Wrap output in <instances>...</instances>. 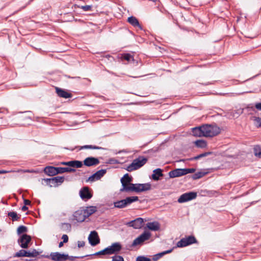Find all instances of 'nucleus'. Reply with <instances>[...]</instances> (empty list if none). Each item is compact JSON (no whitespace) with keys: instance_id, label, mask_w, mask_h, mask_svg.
<instances>
[{"instance_id":"nucleus-1","label":"nucleus","mask_w":261,"mask_h":261,"mask_svg":"<svg viewBox=\"0 0 261 261\" xmlns=\"http://www.w3.org/2000/svg\"><path fill=\"white\" fill-rule=\"evenodd\" d=\"M202 128L203 132V137H213L220 133V128L215 123L210 124H203Z\"/></svg>"},{"instance_id":"nucleus-2","label":"nucleus","mask_w":261,"mask_h":261,"mask_svg":"<svg viewBox=\"0 0 261 261\" xmlns=\"http://www.w3.org/2000/svg\"><path fill=\"white\" fill-rule=\"evenodd\" d=\"M147 161V158L143 156H139L133 161L132 163L127 167L126 170L129 172L137 170L144 165Z\"/></svg>"},{"instance_id":"nucleus-3","label":"nucleus","mask_w":261,"mask_h":261,"mask_svg":"<svg viewBox=\"0 0 261 261\" xmlns=\"http://www.w3.org/2000/svg\"><path fill=\"white\" fill-rule=\"evenodd\" d=\"M40 254V253L37 251L35 249L27 251L23 249L19 250L16 252L14 255V257H36Z\"/></svg>"},{"instance_id":"nucleus-4","label":"nucleus","mask_w":261,"mask_h":261,"mask_svg":"<svg viewBox=\"0 0 261 261\" xmlns=\"http://www.w3.org/2000/svg\"><path fill=\"white\" fill-rule=\"evenodd\" d=\"M151 237V233L149 231H144L141 235L135 239L133 242L131 247H135L137 245H142L143 242L148 240Z\"/></svg>"},{"instance_id":"nucleus-5","label":"nucleus","mask_w":261,"mask_h":261,"mask_svg":"<svg viewBox=\"0 0 261 261\" xmlns=\"http://www.w3.org/2000/svg\"><path fill=\"white\" fill-rule=\"evenodd\" d=\"M197 243V241L194 236H189L181 239L177 243L176 246L177 247L182 248Z\"/></svg>"},{"instance_id":"nucleus-6","label":"nucleus","mask_w":261,"mask_h":261,"mask_svg":"<svg viewBox=\"0 0 261 261\" xmlns=\"http://www.w3.org/2000/svg\"><path fill=\"white\" fill-rule=\"evenodd\" d=\"M43 180H44L46 185L51 187H58L61 185L64 180V177L63 176H56L50 178H43Z\"/></svg>"},{"instance_id":"nucleus-7","label":"nucleus","mask_w":261,"mask_h":261,"mask_svg":"<svg viewBox=\"0 0 261 261\" xmlns=\"http://www.w3.org/2000/svg\"><path fill=\"white\" fill-rule=\"evenodd\" d=\"M45 257L47 258H50L54 261H65L69 258V256L68 254L58 252H51L49 255H46Z\"/></svg>"},{"instance_id":"nucleus-8","label":"nucleus","mask_w":261,"mask_h":261,"mask_svg":"<svg viewBox=\"0 0 261 261\" xmlns=\"http://www.w3.org/2000/svg\"><path fill=\"white\" fill-rule=\"evenodd\" d=\"M197 193L195 192H189L182 194L178 199L179 203H184L195 199L197 197Z\"/></svg>"},{"instance_id":"nucleus-9","label":"nucleus","mask_w":261,"mask_h":261,"mask_svg":"<svg viewBox=\"0 0 261 261\" xmlns=\"http://www.w3.org/2000/svg\"><path fill=\"white\" fill-rule=\"evenodd\" d=\"M31 236L27 234H23L18 240V243L21 248H28L29 247L28 244L31 242Z\"/></svg>"},{"instance_id":"nucleus-10","label":"nucleus","mask_w":261,"mask_h":261,"mask_svg":"<svg viewBox=\"0 0 261 261\" xmlns=\"http://www.w3.org/2000/svg\"><path fill=\"white\" fill-rule=\"evenodd\" d=\"M88 241L92 246H95L100 243V239L98 233L94 230L90 232L88 237Z\"/></svg>"},{"instance_id":"nucleus-11","label":"nucleus","mask_w":261,"mask_h":261,"mask_svg":"<svg viewBox=\"0 0 261 261\" xmlns=\"http://www.w3.org/2000/svg\"><path fill=\"white\" fill-rule=\"evenodd\" d=\"M80 197L84 200L86 201L91 199L92 197V194L90 191V189L88 187H84L82 188L79 192Z\"/></svg>"},{"instance_id":"nucleus-12","label":"nucleus","mask_w":261,"mask_h":261,"mask_svg":"<svg viewBox=\"0 0 261 261\" xmlns=\"http://www.w3.org/2000/svg\"><path fill=\"white\" fill-rule=\"evenodd\" d=\"M109 255L118 253L122 249V246L119 242L113 243L107 247Z\"/></svg>"},{"instance_id":"nucleus-13","label":"nucleus","mask_w":261,"mask_h":261,"mask_svg":"<svg viewBox=\"0 0 261 261\" xmlns=\"http://www.w3.org/2000/svg\"><path fill=\"white\" fill-rule=\"evenodd\" d=\"M107 172V169H101L90 176L86 181L93 182L96 180L100 179Z\"/></svg>"},{"instance_id":"nucleus-14","label":"nucleus","mask_w":261,"mask_h":261,"mask_svg":"<svg viewBox=\"0 0 261 261\" xmlns=\"http://www.w3.org/2000/svg\"><path fill=\"white\" fill-rule=\"evenodd\" d=\"M60 165L68 166L70 168H81L83 166V162L80 161L73 160L69 162H62Z\"/></svg>"},{"instance_id":"nucleus-15","label":"nucleus","mask_w":261,"mask_h":261,"mask_svg":"<svg viewBox=\"0 0 261 261\" xmlns=\"http://www.w3.org/2000/svg\"><path fill=\"white\" fill-rule=\"evenodd\" d=\"M144 220L142 218H138L128 223V225L135 229H139L143 226Z\"/></svg>"},{"instance_id":"nucleus-16","label":"nucleus","mask_w":261,"mask_h":261,"mask_svg":"<svg viewBox=\"0 0 261 261\" xmlns=\"http://www.w3.org/2000/svg\"><path fill=\"white\" fill-rule=\"evenodd\" d=\"M99 163V160L97 158L94 157H88L86 158L83 161L84 165L88 167L96 165Z\"/></svg>"},{"instance_id":"nucleus-17","label":"nucleus","mask_w":261,"mask_h":261,"mask_svg":"<svg viewBox=\"0 0 261 261\" xmlns=\"http://www.w3.org/2000/svg\"><path fill=\"white\" fill-rule=\"evenodd\" d=\"M73 217L74 219L79 222H82L87 218L83 210H78L76 211Z\"/></svg>"},{"instance_id":"nucleus-18","label":"nucleus","mask_w":261,"mask_h":261,"mask_svg":"<svg viewBox=\"0 0 261 261\" xmlns=\"http://www.w3.org/2000/svg\"><path fill=\"white\" fill-rule=\"evenodd\" d=\"M170 178H175L185 175L184 169L177 168L170 171L168 173Z\"/></svg>"},{"instance_id":"nucleus-19","label":"nucleus","mask_w":261,"mask_h":261,"mask_svg":"<svg viewBox=\"0 0 261 261\" xmlns=\"http://www.w3.org/2000/svg\"><path fill=\"white\" fill-rule=\"evenodd\" d=\"M56 91L58 95L60 97L68 98L72 97V94L70 93L59 87H56Z\"/></svg>"},{"instance_id":"nucleus-20","label":"nucleus","mask_w":261,"mask_h":261,"mask_svg":"<svg viewBox=\"0 0 261 261\" xmlns=\"http://www.w3.org/2000/svg\"><path fill=\"white\" fill-rule=\"evenodd\" d=\"M44 172L48 176H53L58 174V167L47 166L44 168Z\"/></svg>"},{"instance_id":"nucleus-21","label":"nucleus","mask_w":261,"mask_h":261,"mask_svg":"<svg viewBox=\"0 0 261 261\" xmlns=\"http://www.w3.org/2000/svg\"><path fill=\"white\" fill-rule=\"evenodd\" d=\"M127 21L134 27L138 28L141 30H143L138 20L135 16H132L129 17L127 19Z\"/></svg>"},{"instance_id":"nucleus-22","label":"nucleus","mask_w":261,"mask_h":261,"mask_svg":"<svg viewBox=\"0 0 261 261\" xmlns=\"http://www.w3.org/2000/svg\"><path fill=\"white\" fill-rule=\"evenodd\" d=\"M163 174L162 173V170L160 168H157L153 171V174H152V178L154 180H159L160 177H162Z\"/></svg>"},{"instance_id":"nucleus-23","label":"nucleus","mask_w":261,"mask_h":261,"mask_svg":"<svg viewBox=\"0 0 261 261\" xmlns=\"http://www.w3.org/2000/svg\"><path fill=\"white\" fill-rule=\"evenodd\" d=\"M147 227L151 230L158 231L160 228V225L159 222L154 221L152 222H148L147 224Z\"/></svg>"},{"instance_id":"nucleus-24","label":"nucleus","mask_w":261,"mask_h":261,"mask_svg":"<svg viewBox=\"0 0 261 261\" xmlns=\"http://www.w3.org/2000/svg\"><path fill=\"white\" fill-rule=\"evenodd\" d=\"M120 191L121 192H134V184L130 183L128 184H126V185H124V186H122V188L120 189Z\"/></svg>"},{"instance_id":"nucleus-25","label":"nucleus","mask_w":261,"mask_h":261,"mask_svg":"<svg viewBox=\"0 0 261 261\" xmlns=\"http://www.w3.org/2000/svg\"><path fill=\"white\" fill-rule=\"evenodd\" d=\"M192 133L196 137H203L202 125L192 128Z\"/></svg>"},{"instance_id":"nucleus-26","label":"nucleus","mask_w":261,"mask_h":261,"mask_svg":"<svg viewBox=\"0 0 261 261\" xmlns=\"http://www.w3.org/2000/svg\"><path fill=\"white\" fill-rule=\"evenodd\" d=\"M133 180V178L132 176H130L128 173H126L124 175V176L121 178V182L122 184V187L124 186V185H126V184H128L131 183V181Z\"/></svg>"},{"instance_id":"nucleus-27","label":"nucleus","mask_w":261,"mask_h":261,"mask_svg":"<svg viewBox=\"0 0 261 261\" xmlns=\"http://www.w3.org/2000/svg\"><path fill=\"white\" fill-rule=\"evenodd\" d=\"M83 211L85 214L86 217L88 218L96 211V208L95 206H92L87 207L86 209Z\"/></svg>"},{"instance_id":"nucleus-28","label":"nucleus","mask_w":261,"mask_h":261,"mask_svg":"<svg viewBox=\"0 0 261 261\" xmlns=\"http://www.w3.org/2000/svg\"><path fill=\"white\" fill-rule=\"evenodd\" d=\"M76 171L74 168L70 167H58V174L65 172H74Z\"/></svg>"},{"instance_id":"nucleus-29","label":"nucleus","mask_w":261,"mask_h":261,"mask_svg":"<svg viewBox=\"0 0 261 261\" xmlns=\"http://www.w3.org/2000/svg\"><path fill=\"white\" fill-rule=\"evenodd\" d=\"M125 200V204L126 206H127L128 205H129L131 203H132L133 202H136V201H137L138 200H139V198L138 196H131V197H126L125 199H124Z\"/></svg>"},{"instance_id":"nucleus-30","label":"nucleus","mask_w":261,"mask_h":261,"mask_svg":"<svg viewBox=\"0 0 261 261\" xmlns=\"http://www.w3.org/2000/svg\"><path fill=\"white\" fill-rule=\"evenodd\" d=\"M125 202V201L124 199L117 201L114 202V205L115 207L122 208L126 206Z\"/></svg>"},{"instance_id":"nucleus-31","label":"nucleus","mask_w":261,"mask_h":261,"mask_svg":"<svg viewBox=\"0 0 261 261\" xmlns=\"http://www.w3.org/2000/svg\"><path fill=\"white\" fill-rule=\"evenodd\" d=\"M212 154V152H205L204 153H201L197 156H195L194 157H193V158H191L190 159H189V160L190 161H193V160H198L200 158H203V157H205V156H207V155H210Z\"/></svg>"},{"instance_id":"nucleus-32","label":"nucleus","mask_w":261,"mask_h":261,"mask_svg":"<svg viewBox=\"0 0 261 261\" xmlns=\"http://www.w3.org/2000/svg\"><path fill=\"white\" fill-rule=\"evenodd\" d=\"M253 152L255 156L261 158V146L255 145L253 147Z\"/></svg>"},{"instance_id":"nucleus-33","label":"nucleus","mask_w":261,"mask_h":261,"mask_svg":"<svg viewBox=\"0 0 261 261\" xmlns=\"http://www.w3.org/2000/svg\"><path fill=\"white\" fill-rule=\"evenodd\" d=\"M195 144L197 147L203 148L206 147V142L203 140H198L195 142Z\"/></svg>"},{"instance_id":"nucleus-34","label":"nucleus","mask_w":261,"mask_h":261,"mask_svg":"<svg viewBox=\"0 0 261 261\" xmlns=\"http://www.w3.org/2000/svg\"><path fill=\"white\" fill-rule=\"evenodd\" d=\"M84 149H103V148L92 145H86L82 146H80V150Z\"/></svg>"},{"instance_id":"nucleus-35","label":"nucleus","mask_w":261,"mask_h":261,"mask_svg":"<svg viewBox=\"0 0 261 261\" xmlns=\"http://www.w3.org/2000/svg\"><path fill=\"white\" fill-rule=\"evenodd\" d=\"M121 58L123 60H125L128 62H130L131 61H134L133 56L128 53H124L121 55Z\"/></svg>"},{"instance_id":"nucleus-36","label":"nucleus","mask_w":261,"mask_h":261,"mask_svg":"<svg viewBox=\"0 0 261 261\" xmlns=\"http://www.w3.org/2000/svg\"><path fill=\"white\" fill-rule=\"evenodd\" d=\"M109 255V253L108 252V250L107 248H105L104 249L99 251L98 252H97L95 253L90 254V255H86V256H92V255Z\"/></svg>"},{"instance_id":"nucleus-37","label":"nucleus","mask_w":261,"mask_h":261,"mask_svg":"<svg viewBox=\"0 0 261 261\" xmlns=\"http://www.w3.org/2000/svg\"><path fill=\"white\" fill-rule=\"evenodd\" d=\"M141 192L149 191L151 189V184L149 183L141 184Z\"/></svg>"},{"instance_id":"nucleus-38","label":"nucleus","mask_w":261,"mask_h":261,"mask_svg":"<svg viewBox=\"0 0 261 261\" xmlns=\"http://www.w3.org/2000/svg\"><path fill=\"white\" fill-rule=\"evenodd\" d=\"M8 215L11 217L13 221H17L20 219V217L18 216L17 213L15 212H9Z\"/></svg>"},{"instance_id":"nucleus-39","label":"nucleus","mask_w":261,"mask_h":261,"mask_svg":"<svg viewBox=\"0 0 261 261\" xmlns=\"http://www.w3.org/2000/svg\"><path fill=\"white\" fill-rule=\"evenodd\" d=\"M206 174V172L202 171L197 172L192 175V178L193 179H199L204 176Z\"/></svg>"},{"instance_id":"nucleus-40","label":"nucleus","mask_w":261,"mask_h":261,"mask_svg":"<svg viewBox=\"0 0 261 261\" xmlns=\"http://www.w3.org/2000/svg\"><path fill=\"white\" fill-rule=\"evenodd\" d=\"M28 228L23 225L19 226L17 229V233L18 234H20L22 233L27 232Z\"/></svg>"},{"instance_id":"nucleus-41","label":"nucleus","mask_w":261,"mask_h":261,"mask_svg":"<svg viewBox=\"0 0 261 261\" xmlns=\"http://www.w3.org/2000/svg\"><path fill=\"white\" fill-rule=\"evenodd\" d=\"M251 119L254 122V124L257 127H261V118L253 117Z\"/></svg>"},{"instance_id":"nucleus-42","label":"nucleus","mask_w":261,"mask_h":261,"mask_svg":"<svg viewBox=\"0 0 261 261\" xmlns=\"http://www.w3.org/2000/svg\"><path fill=\"white\" fill-rule=\"evenodd\" d=\"M255 107H253L251 105H249L247 106L244 110H246L249 114H252V112H255Z\"/></svg>"},{"instance_id":"nucleus-43","label":"nucleus","mask_w":261,"mask_h":261,"mask_svg":"<svg viewBox=\"0 0 261 261\" xmlns=\"http://www.w3.org/2000/svg\"><path fill=\"white\" fill-rule=\"evenodd\" d=\"M196 169L195 168H184V174L186 175L188 173H194Z\"/></svg>"},{"instance_id":"nucleus-44","label":"nucleus","mask_w":261,"mask_h":261,"mask_svg":"<svg viewBox=\"0 0 261 261\" xmlns=\"http://www.w3.org/2000/svg\"><path fill=\"white\" fill-rule=\"evenodd\" d=\"M141 184H134V192L136 193L141 192Z\"/></svg>"},{"instance_id":"nucleus-45","label":"nucleus","mask_w":261,"mask_h":261,"mask_svg":"<svg viewBox=\"0 0 261 261\" xmlns=\"http://www.w3.org/2000/svg\"><path fill=\"white\" fill-rule=\"evenodd\" d=\"M136 261H151V259L144 256H140L137 258Z\"/></svg>"},{"instance_id":"nucleus-46","label":"nucleus","mask_w":261,"mask_h":261,"mask_svg":"<svg viewBox=\"0 0 261 261\" xmlns=\"http://www.w3.org/2000/svg\"><path fill=\"white\" fill-rule=\"evenodd\" d=\"M112 261H124V259L120 255H115L112 257Z\"/></svg>"},{"instance_id":"nucleus-47","label":"nucleus","mask_w":261,"mask_h":261,"mask_svg":"<svg viewBox=\"0 0 261 261\" xmlns=\"http://www.w3.org/2000/svg\"><path fill=\"white\" fill-rule=\"evenodd\" d=\"M92 7V6L91 5H85L81 6V8L84 11H88L91 10Z\"/></svg>"},{"instance_id":"nucleus-48","label":"nucleus","mask_w":261,"mask_h":261,"mask_svg":"<svg viewBox=\"0 0 261 261\" xmlns=\"http://www.w3.org/2000/svg\"><path fill=\"white\" fill-rule=\"evenodd\" d=\"M164 255V253L162 252L161 253H158V254H156V255H155L154 256V257H153V259L154 260V261H156L159 258H160V257H161L163 255Z\"/></svg>"},{"instance_id":"nucleus-49","label":"nucleus","mask_w":261,"mask_h":261,"mask_svg":"<svg viewBox=\"0 0 261 261\" xmlns=\"http://www.w3.org/2000/svg\"><path fill=\"white\" fill-rule=\"evenodd\" d=\"M118 162V161L114 158L110 159L108 162L109 164H116Z\"/></svg>"},{"instance_id":"nucleus-50","label":"nucleus","mask_w":261,"mask_h":261,"mask_svg":"<svg viewBox=\"0 0 261 261\" xmlns=\"http://www.w3.org/2000/svg\"><path fill=\"white\" fill-rule=\"evenodd\" d=\"M62 239H63V242L65 243L68 241V237L67 234H63L62 237Z\"/></svg>"},{"instance_id":"nucleus-51","label":"nucleus","mask_w":261,"mask_h":261,"mask_svg":"<svg viewBox=\"0 0 261 261\" xmlns=\"http://www.w3.org/2000/svg\"><path fill=\"white\" fill-rule=\"evenodd\" d=\"M85 243L84 241H78L77 246L79 248L83 247L85 246Z\"/></svg>"},{"instance_id":"nucleus-52","label":"nucleus","mask_w":261,"mask_h":261,"mask_svg":"<svg viewBox=\"0 0 261 261\" xmlns=\"http://www.w3.org/2000/svg\"><path fill=\"white\" fill-rule=\"evenodd\" d=\"M255 107L256 109L261 110V102L255 103Z\"/></svg>"},{"instance_id":"nucleus-53","label":"nucleus","mask_w":261,"mask_h":261,"mask_svg":"<svg viewBox=\"0 0 261 261\" xmlns=\"http://www.w3.org/2000/svg\"><path fill=\"white\" fill-rule=\"evenodd\" d=\"M63 226H65L66 227L67 229H70L71 228V225L69 223H64L62 224Z\"/></svg>"},{"instance_id":"nucleus-54","label":"nucleus","mask_w":261,"mask_h":261,"mask_svg":"<svg viewBox=\"0 0 261 261\" xmlns=\"http://www.w3.org/2000/svg\"><path fill=\"white\" fill-rule=\"evenodd\" d=\"M24 205H30L31 204V201L29 200H28V199H24Z\"/></svg>"},{"instance_id":"nucleus-55","label":"nucleus","mask_w":261,"mask_h":261,"mask_svg":"<svg viewBox=\"0 0 261 261\" xmlns=\"http://www.w3.org/2000/svg\"><path fill=\"white\" fill-rule=\"evenodd\" d=\"M172 250H173V249H171L170 250L165 251L163 252V253H164V255H165L166 254L169 253L171 252L172 251Z\"/></svg>"},{"instance_id":"nucleus-56","label":"nucleus","mask_w":261,"mask_h":261,"mask_svg":"<svg viewBox=\"0 0 261 261\" xmlns=\"http://www.w3.org/2000/svg\"><path fill=\"white\" fill-rule=\"evenodd\" d=\"M28 210V207L26 206V205H23L22 207H21V210L23 212H25V211Z\"/></svg>"},{"instance_id":"nucleus-57","label":"nucleus","mask_w":261,"mask_h":261,"mask_svg":"<svg viewBox=\"0 0 261 261\" xmlns=\"http://www.w3.org/2000/svg\"><path fill=\"white\" fill-rule=\"evenodd\" d=\"M75 258H76V257L69 256V258H68V259H69V260H70L71 261H73V260H74Z\"/></svg>"},{"instance_id":"nucleus-58","label":"nucleus","mask_w":261,"mask_h":261,"mask_svg":"<svg viewBox=\"0 0 261 261\" xmlns=\"http://www.w3.org/2000/svg\"><path fill=\"white\" fill-rule=\"evenodd\" d=\"M64 243H64V242H60V243H59V247L60 248V247H62V246H63V244H64Z\"/></svg>"},{"instance_id":"nucleus-59","label":"nucleus","mask_w":261,"mask_h":261,"mask_svg":"<svg viewBox=\"0 0 261 261\" xmlns=\"http://www.w3.org/2000/svg\"><path fill=\"white\" fill-rule=\"evenodd\" d=\"M7 172H8V171H7L6 170H0V174L6 173Z\"/></svg>"},{"instance_id":"nucleus-60","label":"nucleus","mask_w":261,"mask_h":261,"mask_svg":"<svg viewBox=\"0 0 261 261\" xmlns=\"http://www.w3.org/2000/svg\"><path fill=\"white\" fill-rule=\"evenodd\" d=\"M24 172H29V173H31V172H33V171H31L30 170H24L23 171Z\"/></svg>"}]
</instances>
